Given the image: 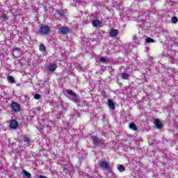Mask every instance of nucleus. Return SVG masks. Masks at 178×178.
<instances>
[{
	"label": "nucleus",
	"mask_w": 178,
	"mask_h": 178,
	"mask_svg": "<svg viewBox=\"0 0 178 178\" xmlns=\"http://www.w3.org/2000/svg\"><path fill=\"white\" fill-rule=\"evenodd\" d=\"M39 33L41 35H49V33H51V28H49L48 25L40 26Z\"/></svg>",
	"instance_id": "obj_1"
},
{
	"label": "nucleus",
	"mask_w": 178,
	"mask_h": 178,
	"mask_svg": "<svg viewBox=\"0 0 178 178\" xmlns=\"http://www.w3.org/2000/svg\"><path fill=\"white\" fill-rule=\"evenodd\" d=\"M67 94H69L70 96H72L71 100L72 102H75L76 104L80 103V98H79V96L76 95V93L73 92V91L70 90H67Z\"/></svg>",
	"instance_id": "obj_2"
},
{
	"label": "nucleus",
	"mask_w": 178,
	"mask_h": 178,
	"mask_svg": "<svg viewBox=\"0 0 178 178\" xmlns=\"http://www.w3.org/2000/svg\"><path fill=\"white\" fill-rule=\"evenodd\" d=\"M99 165L102 169H106L107 170V172H111V167L109 166V163H108V162L101 160L99 162Z\"/></svg>",
	"instance_id": "obj_3"
},
{
	"label": "nucleus",
	"mask_w": 178,
	"mask_h": 178,
	"mask_svg": "<svg viewBox=\"0 0 178 178\" xmlns=\"http://www.w3.org/2000/svg\"><path fill=\"white\" fill-rule=\"evenodd\" d=\"M70 33V29L67 26H62L59 29V34H62L63 35H66Z\"/></svg>",
	"instance_id": "obj_4"
},
{
	"label": "nucleus",
	"mask_w": 178,
	"mask_h": 178,
	"mask_svg": "<svg viewBox=\"0 0 178 178\" xmlns=\"http://www.w3.org/2000/svg\"><path fill=\"white\" fill-rule=\"evenodd\" d=\"M10 106L12 112L16 113L20 111V105L16 102H12Z\"/></svg>",
	"instance_id": "obj_5"
},
{
	"label": "nucleus",
	"mask_w": 178,
	"mask_h": 178,
	"mask_svg": "<svg viewBox=\"0 0 178 178\" xmlns=\"http://www.w3.org/2000/svg\"><path fill=\"white\" fill-rule=\"evenodd\" d=\"M92 140L95 145H101V144H104V140L98 138L97 136H92Z\"/></svg>",
	"instance_id": "obj_6"
},
{
	"label": "nucleus",
	"mask_w": 178,
	"mask_h": 178,
	"mask_svg": "<svg viewBox=\"0 0 178 178\" xmlns=\"http://www.w3.org/2000/svg\"><path fill=\"white\" fill-rule=\"evenodd\" d=\"M10 129H13V130H16V129H17V127H19V123L17 122V121H16L15 120H12L10 122Z\"/></svg>",
	"instance_id": "obj_7"
},
{
	"label": "nucleus",
	"mask_w": 178,
	"mask_h": 178,
	"mask_svg": "<svg viewBox=\"0 0 178 178\" xmlns=\"http://www.w3.org/2000/svg\"><path fill=\"white\" fill-rule=\"evenodd\" d=\"M119 35V30L118 29H111L110 31V36L111 37H118Z\"/></svg>",
	"instance_id": "obj_8"
},
{
	"label": "nucleus",
	"mask_w": 178,
	"mask_h": 178,
	"mask_svg": "<svg viewBox=\"0 0 178 178\" xmlns=\"http://www.w3.org/2000/svg\"><path fill=\"white\" fill-rule=\"evenodd\" d=\"M56 67L57 66L56 63L50 64L47 66L49 72H55L56 70Z\"/></svg>",
	"instance_id": "obj_9"
},
{
	"label": "nucleus",
	"mask_w": 178,
	"mask_h": 178,
	"mask_svg": "<svg viewBox=\"0 0 178 178\" xmlns=\"http://www.w3.org/2000/svg\"><path fill=\"white\" fill-rule=\"evenodd\" d=\"M154 125L157 129H162V127L163 126V124H162V122L156 118L154 120Z\"/></svg>",
	"instance_id": "obj_10"
},
{
	"label": "nucleus",
	"mask_w": 178,
	"mask_h": 178,
	"mask_svg": "<svg viewBox=\"0 0 178 178\" xmlns=\"http://www.w3.org/2000/svg\"><path fill=\"white\" fill-rule=\"evenodd\" d=\"M108 102V106L110 109H111L112 111H115V103H113V101L109 99Z\"/></svg>",
	"instance_id": "obj_11"
},
{
	"label": "nucleus",
	"mask_w": 178,
	"mask_h": 178,
	"mask_svg": "<svg viewBox=\"0 0 178 178\" xmlns=\"http://www.w3.org/2000/svg\"><path fill=\"white\" fill-rule=\"evenodd\" d=\"M92 24L93 27H98V26H101V21L99 19H95L92 21Z\"/></svg>",
	"instance_id": "obj_12"
},
{
	"label": "nucleus",
	"mask_w": 178,
	"mask_h": 178,
	"mask_svg": "<svg viewBox=\"0 0 178 178\" xmlns=\"http://www.w3.org/2000/svg\"><path fill=\"white\" fill-rule=\"evenodd\" d=\"M117 168H118L119 172H120L121 173L126 170V168H124V166H123L120 164H118Z\"/></svg>",
	"instance_id": "obj_13"
},
{
	"label": "nucleus",
	"mask_w": 178,
	"mask_h": 178,
	"mask_svg": "<svg viewBox=\"0 0 178 178\" xmlns=\"http://www.w3.org/2000/svg\"><path fill=\"white\" fill-rule=\"evenodd\" d=\"M39 49L41 52H45V51H47V47L45 45H44V44H40L39 46Z\"/></svg>",
	"instance_id": "obj_14"
},
{
	"label": "nucleus",
	"mask_w": 178,
	"mask_h": 178,
	"mask_svg": "<svg viewBox=\"0 0 178 178\" xmlns=\"http://www.w3.org/2000/svg\"><path fill=\"white\" fill-rule=\"evenodd\" d=\"M129 129H131V130H134V131H136L137 126L136 125V124L132 122L129 124Z\"/></svg>",
	"instance_id": "obj_15"
},
{
	"label": "nucleus",
	"mask_w": 178,
	"mask_h": 178,
	"mask_svg": "<svg viewBox=\"0 0 178 178\" xmlns=\"http://www.w3.org/2000/svg\"><path fill=\"white\" fill-rule=\"evenodd\" d=\"M99 61H100L102 63H105L108 62V56L101 57V58H99Z\"/></svg>",
	"instance_id": "obj_16"
},
{
	"label": "nucleus",
	"mask_w": 178,
	"mask_h": 178,
	"mask_svg": "<svg viewBox=\"0 0 178 178\" xmlns=\"http://www.w3.org/2000/svg\"><path fill=\"white\" fill-rule=\"evenodd\" d=\"M22 173L24 175L25 177L30 178L31 177V174L30 172L23 170Z\"/></svg>",
	"instance_id": "obj_17"
},
{
	"label": "nucleus",
	"mask_w": 178,
	"mask_h": 178,
	"mask_svg": "<svg viewBox=\"0 0 178 178\" xmlns=\"http://www.w3.org/2000/svg\"><path fill=\"white\" fill-rule=\"evenodd\" d=\"M177 22H178L177 17H172L171 18V23H172L173 24H176V23H177Z\"/></svg>",
	"instance_id": "obj_18"
},
{
	"label": "nucleus",
	"mask_w": 178,
	"mask_h": 178,
	"mask_svg": "<svg viewBox=\"0 0 178 178\" xmlns=\"http://www.w3.org/2000/svg\"><path fill=\"white\" fill-rule=\"evenodd\" d=\"M129 76L127 73H123L122 74V79H123L124 80H129Z\"/></svg>",
	"instance_id": "obj_19"
},
{
	"label": "nucleus",
	"mask_w": 178,
	"mask_h": 178,
	"mask_svg": "<svg viewBox=\"0 0 178 178\" xmlns=\"http://www.w3.org/2000/svg\"><path fill=\"white\" fill-rule=\"evenodd\" d=\"M145 41L147 44H149V42H155V40L151 38H147Z\"/></svg>",
	"instance_id": "obj_20"
},
{
	"label": "nucleus",
	"mask_w": 178,
	"mask_h": 178,
	"mask_svg": "<svg viewBox=\"0 0 178 178\" xmlns=\"http://www.w3.org/2000/svg\"><path fill=\"white\" fill-rule=\"evenodd\" d=\"M8 80L10 81V83H15V78L12 76H8Z\"/></svg>",
	"instance_id": "obj_21"
},
{
	"label": "nucleus",
	"mask_w": 178,
	"mask_h": 178,
	"mask_svg": "<svg viewBox=\"0 0 178 178\" xmlns=\"http://www.w3.org/2000/svg\"><path fill=\"white\" fill-rule=\"evenodd\" d=\"M34 98H35V99H40L41 98V95H40L38 94H35L34 95Z\"/></svg>",
	"instance_id": "obj_22"
},
{
	"label": "nucleus",
	"mask_w": 178,
	"mask_h": 178,
	"mask_svg": "<svg viewBox=\"0 0 178 178\" xmlns=\"http://www.w3.org/2000/svg\"><path fill=\"white\" fill-rule=\"evenodd\" d=\"M1 19H3V20H8V15H3L1 16Z\"/></svg>",
	"instance_id": "obj_23"
},
{
	"label": "nucleus",
	"mask_w": 178,
	"mask_h": 178,
	"mask_svg": "<svg viewBox=\"0 0 178 178\" xmlns=\"http://www.w3.org/2000/svg\"><path fill=\"white\" fill-rule=\"evenodd\" d=\"M24 143H29L30 141V138L25 137L24 138Z\"/></svg>",
	"instance_id": "obj_24"
},
{
	"label": "nucleus",
	"mask_w": 178,
	"mask_h": 178,
	"mask_svg": "<svg viewBox=\"0 0 178 178\" xmlns=\"http://www.w3.org/2000/svg\"><path fill=\"white\" fill-rule=\"evenodd\" d=\"M58 13L60 16H63V12L62 10L58 11Z\"/></svg>",
	"instance_id": "obj_25"
},
{
	"label": "nucleus",
	"mask_w": 178,
	"mask_h": 178,
	"mask_svg": "<svg viewBox=\"0 0 178 178\" xmlns=\"http://www.w3.org/2000/svg\"><path fill=\"white\" fill-rule=\"evenodd\" d=\"M39 178H47V177L43 176V175H40Z\"/></svg>",
	"instance_id": "obj_26"
},
{
	"label": "nucleus",
	"mask_w": 178,
	"mask_h": 178,
	"mask_svg": "<svg viewBox=\"0 0 178 178\" xmlns=\"http://www.w3.org/2000/svg\"><path fill=\"white\" fill-rule=\"evenodd\" d=\"M37 111H38V112H40V111H41V107H38V108H37Z\"/></svg>",
	"instance_id": "obj_27"
},
{
	"label": "nucleus",
	"mask_w": 178,
	"mask_h": 178,
	"mask_svg": "<svg viewBox=\"0 0 178 178\" xmlns=\"http://www.w3.org/2000/svg\"><path fill=\"white\" fill-rule=\"evenodd\" d=\"M78 2L79 3V1H76V3H77Z\"/></svg>",
	"instance_id": "obj_28"
}]
</instances>
